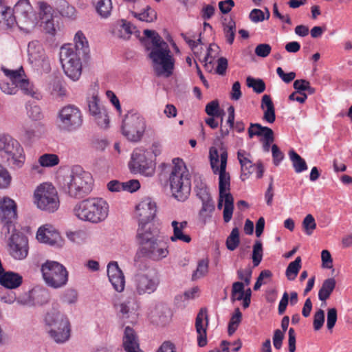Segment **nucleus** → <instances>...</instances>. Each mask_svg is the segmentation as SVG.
Listing matches in <instances>:
<instances>
[{
    "label": "nucleus",
    "mask_w": 352,
    "mask_h": 352,
    "mask_svg": "<svg viewBox=\"0 0 352 352\" xmlns=\"http://www.w3.org/2000/svg\"><path fill=\"white\" fill-rule=\"evenodd\" d=\"M206 113L212 117H221V122L223 121V116L224 115V112L223 110L220 109L219 102L217 100H212L208 103L206 106L205 109Z\"/></svg>",
    "instance_id": "603ef678"
},
{
    "label": "nucleus",
    "mask_w": 352,
    "mask_h": 352,
    "mask_svg": "<svg viewBox=\"0 0 352 352\" xmlns=\"http://www.w3.org/2000/svg\"><path fill=\"white\" fill-rule=\"evenodd\" d=\"M263 258V247L261 241H256L253 246L252 262L254 267L258 266Z\"/></svg>",
    "instance_id": "680f3d73"
},
{
    "label": "nucleus",
    "mask_w": 352,
    "mask_h": 352,
    "mask_svg": "<svg viewBox=\"0 0 352 352\" xmlns=\"http://www.w3.org/2000/svg\"><path fill=\"white\" fill-rule=\"evenodd\" d=\"M301 258L298 256L294 261L291 262L287 266L285 272V275L288 280H294L301 267Z\"/></svg>",
    "instance_id": "37998d69"
},
{
    "label": "nucleus",
    "mask_w": 352,
    "mask_h": 352,
    "mask_svg": "<svg viewBox=\"0 0 352 352\" xmlns=\"http://www.w3.org/2000/svg\"><path fill=\"white\" fill-rule=\"evenodd\" d=\"M187 225L188 223L186 221L181 222L173 221L171 222L173 234L170 239L172 242L180 241L188 243L191 241V237L184 232V230L186 228Z\"/></svg>",
    "instance_id": "c85d7f7f"
},
{
    "label": "nucleus",
    "mask_w": 352,
    "mask_h": 352,
    "mask_svg": "<svg viewBox=\"0 0 352 352\" xmlns=\"http://www.w3.org/2000/svg\"><path fill=\"white\" fill-rule=\"evenodd\" d=\"M3 74L7 76L10 82L8 80H2L0 81V89L6 94L14 95L17 93V82H14L12 78V72H18L17 69H9L5 67L1 68Z\"/></svg>",
    "instance_id": "c756f323"
},
{
    "label": "nucleus",
    "mask_w": 352,
    "mask_h": 352,
    "mask_svg": "<svg viewBox=\"0 0 352 352\" xmlns=\"http://www.w3.org/2000/svg\"><path fill=\"white\" fill-rule=\"evenodd\" d=\"M34 203L41 210L49 212L56 211L60 201L55 187L50 183L40 184L34 190Z\"/></svg>",
    "instance_id": "9d476101"
},
{
    "label": "nucleus",
    "mask_w": 352,
    "mask_h": 352,
    "mask_svg": "<svg viewBox=\"0 0 352 352\" xmlns=\"http://www.w3.org/2000/svg\"><path fill=\"white\" fill-rule=\"evenodd\" d=\"M59 12L63 16L69 19H73L76 16V8L65 0H60Z\"/></svg>",
    "instance_id": "49530a36"
},
{
    "label": "nucleus",
    "mask_w": 352,
    "mask_h": 352,
    "mask_svg": "<svg viewBox=\"0 0 352 352\" xmlns=\"http://www.w3.org/2000/svg\"><path fill=\"white\" fill-rule=\"evenodd\" d=\"M38 9V23L50 36H54L60 30L58 23H55L52 7L45 1L36 3Z\"/></svg>",
    "instance_id": "dca6fc26"
},
{
    "label": "nucleus",
    "mask_w": 352,
    "mask_h": 352,
    "mask_svg": "<svg viewBox=\"0 0 352 352\" xmlns=\"http://www.w3.org/2000/svg\"><path fill=\"white\" fill-rule=\"evenodd\" d=\"M208 319L207 311L206 309H201L195 320V327L197 333V343L200 347H203L207 344L206 328L208 327Z\"/></svg>",
    "instance_id": "393cba45"
},
{
    "label": "nucleus",
    "mask_w": 352,
    "mask_h": 352,
    "mask_svg": "<svg viewBox=\"0 0 352 352\" xmlns=\"http://www.w3.org/2000/svg\"><path fill=\"white\" fill-rule=\"evenodd\" d=\"M276 74L278 77L285 83H289L296 78V73L290 72L289 73H285L283 69L278 67L276 68Z\"/></svg>",
    "instance_id": "338daca9"
},
{
    "label": "nucleus",
    "mask_w": 352,
    "mask_h": 352,
    "mask_svg": "<svg viewBox=\"0 0 352 352\" xmlns=\"http://www.w3.org/2000/svg\"><path fill=\"white\" fill-rule=\"evenodd\" d=\"M107 275L113 289L118 292H122L125 287V278L117 262L113 261L108 264Z\"/></svg>",
    "instance_id": "4be33fe9"
},
{
    "label": "nucleus",
    "mask_w": 352,
    "mask_h": 352,
    "mask_svg": "<svg viewBox=\"0 0 352 352\" xmlns=\"http://www.w3.org/2000/svg\"><path fill=\"white\" fill-rule=\"evenodd\" d=\"M137 237L140 246L146 245V244H148L160 238L157 232L148 226V223H144L143 225L138 223Z\"/></svg>",
    "instance_id": "bb28decb"
},
{
    "label": "nucleus",
    "mask_w": 352,
    "mask_h": 352,
    "mask_svg": "<svg viewBox=\"0 0 352 352\" xmlns=\"http://www.w3.org/2000/svg\"><path fill=\"white\" fill-rule=\"evenodd\" d=\"M67 237L69 241L78 244L87 242L89 239L87 232L83 230L67 232Z\"/></svg>",
    "instance_id": "a18cd8bd"
},
{
    "label": "nucleus",
    "mask_w": 352,
    "mask_h": 352,
    "mask_svg": "<svg viewBox=\"0 0 352 352\" xmlns=\"http://www.w3.org/2000/svg\"><path fill=\"white\" fill-rule=\"evenodd\" d=\"M237 158L244 175H250L253 172L254 164L251 160V155L245 150L240 149L237 152Z\"/></svg>",
    "instance_id": "2f4dec72"
},
{
    "label": "nucleus",
    "mask_w": 352,
    "mask_h": 352,
    "mask_svg": "<svg viewBox=\"0 0 352 352\" xmlns=\"http://www.w3.org/2000/svg\"><path fill=\"white\" fill-rule=\"evenodd\" d=\"M82 112L75 105L65 106L58 111L56 123L61 131H75L82 126Z\"/></svg>",
    "instance_id": "4468645a"
},
{
    "label": "nucleus",
    "mask_w": 352,
    "mask_h": 352,
    "mask_svg": "<svg viewBox=\"0 0 352 352\" xmlns=\"http://www.w3.org/2000/svg\"><path fill=\"white\" fill-rule=\"evenodd\" d=\"M293 85L296 92L298 94H305V91H307L308 94L311 95L316 91V89L311 87L309 82L304 79L296 80Z\"/></svg>",
    "instance_id": "c03bdc74"
},
{
    "label": "nucleus",
    "mask_w": 352,
    "mask_h": 352,
    "mask_svg": "<svg viewBox=\"0 0 352 352\" xmlns=\"http://www.w3.org/2000/svg\"><path fill=\"white\" fill-rule=\"evenodd\" d=\"M324 322V313L322 309L317 311L314 318V328L318 331L322 328Z\"/></svg>",
    "instance_id": "774afa93"
},
{
    "label": "nucleus",
    "mask_w": 352,
    "mask_h": 352,
    "mask_svg": "<svg viewBox=\"0 0 352 352\" xmlns=\"http://www.w3.org/2000/svg\"><path fill=\"white\" fill-rule=\"evenodd\" d=\"M146 127L145 118L140 113L131 111L122 120V133L129 141L137 142L143 137Z\"/></svg>",
    "instance_id": "ddd939ff"
},
{
    "label": "nucleus",
    "mask_w": 352,
    "mask_h": 352,
    "mask_svg": "<svg viewBox=\"0 0 352 352\" xmlns=\"http://www.w3.org/2000/svg\"><path fill=\"white\" fill-rule=\"evenodd\" d=\"M11 176L8 170L0 165V188H6L9 186L11 182Z\"/></svg>",
    "instance_id": "0e129e2a"
},
{
    "label": "nucleus",
    "mask_w": 352,
    "mask_h": 352,
    "mask_svg": "<svg viewBox=\"0 0 352 352\" xmlns=\"http://www.w3.org/2000/svg\"><path fill=\"white\" fill-rule=\"evenodd\" d=\"M169 254L168 243L161 238L140 246L136 253L137 256H144L153 261L158 262Z\"/></svg>",
    "instance_id": "f3484780"
},
{
    "label": "nucleus",
    "mask_w": 352,
    "mask_h": 352,
    "mask_svg": "<svg viewBox=\"0 0 352 352\" xmlns=\"http://www.w3.org/2000/svg\"><path fill=\"white\" fill-rule=\"evenodd\" d=\"M0 153L8 164L14 168H21L25 161L23 148L20 143L9 135L0 136Z\"/></svg>",
    "instance_id": "1a4fd4ad"
},
{
    "label": "nucleus",
    "mask_w": 352,
    "mask_h": 352,
    "mask_svg": "<svg viewBox=\"0 0 352 352\" xmlns=\"http://www.w3.org/2000/svg\"><path fill=\"white\" fill-rule=\"evenodd\" d=\"M223 31L227 42L230 45L232 44L235 36L236 24L232 19H225Z\"/></svg>",
    "instance_id": "79ce46f5"
},
{
    "label": "nucleus",
    "mask_w": 352,
    "mask_h": 352,
    "mask_svg": "<svg viewBox=\"0 0 352 352\" xmlns=\"http://www.w3.org/2000/svg\"><path fill=\"white\" fill-rule=\"evenodd\" d=\"M28 52L30 63L38 60L39 58L45 54L42 45L38 41H32L29 43Z\"/></svg>",
    "instance_id": "f704fd0d"
},
{
    "label": "nucleus",
    "mask_w": 352,
    "mask_h": 352,
    "mask_svg": "<svg viewBox=\"0 0 352 352\" xmlns=\"http://www.w3.org/2000/svg\"><path fill=\"white\" fill-rule=\"evenodd\" d=\"M17 217L16 204L14 200L4 197L0 200V221L2 225L1 236L9 239V252L16 260L25 259L28 254V241L26 236L16 232L15 221Z\"/></svg>",
    "instance_id": "f257e3e1"
},
{
    "label": "nucleus",
    "mask_w": 352,
    "mask_h": 352,
    "mask_svg": "<svg viewBox=\"0 0 352 352\" xmlns=\"http://www.w3.org/2000/svg\"><path fill=\"white\" fill-rule=\"evenodd\" d=\"M148 57L152 61L153 70L157 76H170L173 72L175 60L168 46L150 49Z\"/></svg>",
    "instance_id": "f8f14e48"
},
{
    "label": "nucleus",
    "mask_w": 352,
    "mask_h": 352,
    "mask_svg": "<svg viewBox=\"0 0 352 352\" xmlns=\"http://www.w3.org/2000/svg\"><path fill=\"white\" fill-rule=\"evenodd\" d=\"M96 9L102 18H107L112 10L111 0H94Z\"/></svg>",
    "instance_id": "ea45409f"
},
{
    "label": "nucleus",
    "mask_w": 352,
    "mask_h": 352,
    "mask_svg": "<svg viewBox=\"0 0 352 352\" xmlns=\"http://www.w3.org/2000/svg\"><path fill=\"white\" fill-rule=\"evenodd\" d=\"M78 296L77 291L74 289L69 288L63 292L61 296V300L63 302L72 305L76 303L78 301Z\"/></svg>",
    "instance_id": "bf43d9fd"
},
{
    "label": "nucleus",
    "mask_w": 352,
    "mask_h": 352,
    "mask_svg": "<svg viewBox=\"0 0 352 352\" xmlns=\"http://www.w3.org/2000/svg\"><path fill=\"white\" fill-rule=\"evenodd\" d=\"M173 165L168 179L171 192L176 199L183 201L190 192V175L182 159H173Z\"/></svg>",
    "instance_id": "423d86ee"
},
{
    "label": "nucleus",
    "mask_w": 352,
    "mask_h": 352,
    "mask_svg": "<svg viewBox=\"0 0 352 352\" xmlns=\"http://www.w3.org/2000/svg\"><path fill=\"white\" fill-rule=\"evenodd\" d=\"M12 78L17 82V90L20 89L25 95L30 96L36 99L39 98V94L28 79L25 78L24 70L22 67L18 69V72H12Z\"/></svg>",
    "instance_id": "5701e85b"
},
{
    "label": "nucleus",
    "mask_w": 352,
    "mask_h": 352,
    "mask_svg": "<svg viewBox=\"0 0 352 352\" xmlns=\"http://www.w3.org/2000/svg\"><path fill=\"white\" fill-rule=\"evenodd\" d=\"M73 212L81 221L98 224L107 219L109 205L103 198L89 197L77 203L74 207Z\"/></svg>",
    "instance_id": "20e7f679"
},
{
    "label": "nucleus",
    "mask_w": 352,
    "mask_h": 352,
    "mask_svg": "<svg viewBox=\"0 0 352 352\" xmlns=\"http://www.w3.org/2000/svg\"><path fill=\"white\" fill-rule=\"evenodd\" d=\"M93 186L91 175L80 166L72 167L70 173L64 176L61 188L65 193L73 198L80 199L88 195Z\"/></svg>",
    "instance_id": "39448f33"
},
{
    "label": "nucleus",
    "mask_w": 352,
    "mask_h": 352,
    "mask_svg": "<svg viewBox=\"0 0 352 352\" xmlns=\"http://www.w3.org/2000/svg\"><path fill=\"white\" fill-rule=\"evenodd\" d=\"M209 159L213 173L219 175V197L217 208L221 210L223 202L226 203V195H231L229 192L230 177L229 173L226 172L227 150L222 146H212L209 150Z\"/></svg>",
    "instance_id": "7ed1b4c3"
},
{
    "label": "nucleus",
    "mask_w": 352,
    "mask_h": 352,
    "mask_svg": "<svg viewBox=\"0 0 352 352\" xmlns=\"http://www.w3.org/2000/svg\"><path fill=\"white\" fill-rule=\"evenodd\" d=\"M208 272V259H201L198 261L196 270L192 275V280H196L207 274Z\"/></svg>",
    "instance_id": "3c124183"
},
{
    "label": "nucleus",
    "mask_w": 352,
    "mask_h": 352,
    "mask_svg": "<svg viewBox=\"0 0 352 352\" xmlns=\"http://www.w3.org/2000/svg\"><path fill=\"white\" fill-rule=\"evenodd\" d=\"M271 50L272 47L269 44L261 43L256 47L254 52L257 56L265 58L270 54Z\"/></svg>",
    "instance_id": "69168bd1"
},
{
    "label": "nucleus",
    "mask_w": 352,
    "mask_h": 352,
    "mask_svg": "<svg viewBox=\"0 0 352 352\" xmlns=\"http://www.w3.org/2000/svg\"><path fill=\"white\" fill-rule=\"evenodd\" d=\"M129 167L133 173L151 177L155 173V164L150 157L149 151L135 148L131 154Z\"/></svg>",
    "instance_id": "2eb2a0df"
},
{
    "label": "nucleus",
    "mask_w": 352,
    "mask_h": 352,
    "mask_svg": "<svg viewBox=\"0 0 352 352\" xmlns=\"http://www.w3.org/2000/svg\"><path fill=\"white\" fill-rule=\"evenodd\" d=\"M37 124H25L22 127V133L23 138L28 141H32L38 137L36 129Z\"/></svg>",
    "instance_id": "4d7b16f0"
},
{
    "label": "nucleus",
    "mask_w": 352,
    "mask_h": 352,
    "mask_svg": "<svg viewBox=\"0 0 352 352\" xmlns=\"http://www.w3.org/2000/svg\"><path fill=\"white\" fill-rule=\"evenodd\" d=\"M245 294V286L242 282H234L232 286L231 300L240 301L243 298Z\"/></svg>",
    "instance_id": "09e8293b"
},
{
    "label": "nucleus",
    "mask_w": 352,
    "mask_h": 352,
    "mask_svg": "<svg viewBox=\"0 0 352 352\" xmlns=\"http://www.w3.org/2000/svg\"><path fill=\"white\" fill-rule=\"evenodd\" d=\"M270 16V13L267 8H265V13L260 9L254 8L249 14L250 19L254 23H258L263 21L265 19H268Z\"/></svg>",
    "instance_id": "5fc2aeb1"
},
{
    "label": "nucleus",
    "mask_w": 352,
    "mask_h": 352,
    "mask_svg": "<svg viewBox=\"0 0 352 352\" xmlns=\"http://www.w3.org/2000/svg\"><path fill=\"white\" fill-rule=\"evenodd\" d=\"M45 324L48 327V334L56 344H62L71 338L72 327L68 317L60 311H52L45 317Z\"/></svg>",
    "instance_id": "6e6552de"
},
{
    "label": "nucleus",
    "mask_w": 352,
    "mask_h": 352,
    "mask_svg": "<svg viewBox=\"0 0 352 352\" xmlns=\"http://www.w3.org/2000/svg\"><path fill=\"white\" fill-rule=\"evenodd\" d=\"M144 35L147 38H151V40L152 45L151 47H146V50L148 51L150 50V49H158L168 46L167 43L162 39V38L159 35V34L153 30H144Z\"/></svg>",
    "instance_id": "c9c22d12"
},
{
    "label": "nucleus",
    "mask_w": 352,
    "mask_h": 352,
    "mask_svg": "<svg viewBox=\"0 0 352 352\" xmlns=\"http://www.w3.org/2000/svg\"><path fill=\"white\" fill-rule=\"evenodd\" d=\"M117 27L119 28V33L117 34V36L121 38L129 37L133 33L134 29L133 25L125 20L118 22Z\"/></svg>",
    "instance_id": "6e6d98bb"
},
{
    "label": "nucleus",
    "mask_w": 352,
    "mask_h": 352,
    "mask_svg": "<svg viewBox=\"0 0 352 352\" xmlns=\"http://www.w3.org/2000/svg\"><path fill=\"white\" fill-rule=\"evenodd\" d=\"M50 300L48 291L43 287H35L18 298L17 302L28 306L43 305Z\"/></svg>",
    "instance_id": "aec40b11"
},
{
    "label": "nucleus",
    "mask_w": 352,
    "mask_h": 352,
    "mask_svg": "<svg viewBox=\"0 0 352 352\" xmlns=\"http://www.w3.org/2000/svg\"><path fill=\"white\" fill-rule=\"evenodd\" d=\"M247 86L252 88L256 94L263 93L265 90V83L262 79L248 76L246 79Z\"/></svg>",
    "instance_id": "864d4df0"
},
{
    "label": "nucleus",
    "mask_w": 352,
    "mask_h": 352,
    "mask_svg": "<svg viewBox=\"0 0 352 352\" xmlns=\"http://www.w3.org/2000/svg\"><path fill=\"white\" fill-rule=\"evenodd\" d=\"M336 280L333 278L326 279L318 292V298L322 302H325L331 296L336 287Z\"/></svg>",
    "instance_id": "72a5a7b5"
},
{
    "label": "nucleus",
    "mask_w": 352,
    "mask_h": 352,
    "mask_svg": "<svg viewBox=\"0 0 352 352\" xmlns=\"http://www.w3.org/2000/svg\"><path fill=\"white\" fill-rule=\"evenodd\" d=\"M122 346L126 352H143L140 348L136 333L129 326L124 331Z\"/></svg>",
    "instance_id": "a878e982"
},
{
    "label": "nucleus",
    "mask_w": 352,
    "mask_h": 352,
    "mask_svg": "<svg viewBox=\"0 0 352 352\" xmlns=\"http://www.w3.org/2000/svg\"><path fill=\"white\" fill-rule=\"evenodd\" d=\"M302 228L307 235H311L316 228V223L312 214L306 215L302 223Z\"/></svg>",
    "instance_id": "13d9d810"
},
{
    "label": "nucleus",
    "mask_w": 352,
    "mask_h": 352,
    "mask_svg": "<svg viewBox=\"0 0 352 352\" xmlns=\"http://www.w3.org/2000/svg\"><path fill=\"white\" fill-rule=\"evenodd\" d=\"M75 45L66 44L60 50V61L65 75L73 81L78 80L82 74L81 59L89 53L88 41L81 31L74 36Z\"/></svg>",
    "instance_id": "f03ea898"
},
{
    "label": "nucleus",
    "mask_w": 352,
    "mask_h": 352,
    "mask_svg": "<svg viewBox=\"0 0 352 352\" xmlns=\"http://www.w3.org/2000/svg\"><path fill=\"white\" fill-rule=\"evenodd\" d=\"M31 63L38 69H41L45 73L50 72L51 69L50 62L46 54L39 58L38 60H35Z\"/></svg>",
    "instance_id": "052dcab7"
},
{
    "label": "nucleus",
    "mask_w": 352,
    "mask_h": 352,
    "mask_svg": "<svg viewBox=\"0 0 352 352\" xmlns=\"http://www.w3.org/2000/svg\"><path fill=\"white\" fill-rule=\"evenodd\" d=\"M133 15L140 21L146 23H151L157 19V13L150 6H146L141 12H133Z\"/></svg>",
    "instance_id": "58836bf2"
},
{
    "label": "nucleus",
    "mask_w": 352,
    "mask_h": 352,
    "mask_svg": "<svg viewBox=\"0 0 352 352\" xmlns=\"http://www.w3.org/2000/svg\"><path fill=\"white\" fill-rule=\"evenodd\" d=\"M214 208L213 201L202 203L201 208L199 212V221L204 224L210 221L214 211Z\"/></svg>",
    "instance_id": "e433bc0d"
},
{
    "label": "nucleus",
    "mask_w": 352,
    "mask_h": 352,
    "mask_svg": "<svg viewBox=\"0 0 352 352\" xmlns=\"http://www.w3.org/2000/svg\"><path fill=\"white\" fill-rule=\"evenodd\" d=\"M27 114L33 120H39L43 118L41 107L36 104H28L26 105Z\"/></svg>",
    "instance_id": "e2e57ef3"
},
{
    "label": "nucleus",
    "mask_w": 352,
    "mask_h": 352,
    "mask_svg": "<svg viewBox=\"0 0 352 352\" xmlns=\"http://www.w3.org/2000/svg\"><path fill=\"white\" fill-rule=\"evenodd\" d=\"M13 14L22 23L34 28L38 24V14H36L29 0H19L12 8Z\"/></svg>",
    "instance_id": "a211bd4d"
},
{
    "label": "nucleus",
    "mask_w": 352,
    "mask_h": 352,
    "mask_svg": "<svg viewBox=\"0 0 352 352\" xmlns=\"http://www.w3.org/2000/svg\"><path fill=\"white\" fill-rule=\"evenodd\" d=\"M239 230L234 228L226 239V247L230 251H234L239 245Z\"/></svg>",
    "instance_id": "8fccbe9b"
},
{
    "label": "nucleus",
    "mask_w": 352,
    "mask_h": 352,
    "mask_svg": "<svg viewBox=\"0 0 352 352\" xmlns=\"http://www.w3.org/2000/svg\"><path fill=\"white\" fill-rule=\"evenodd\" d=\"M234 210V199L232 195H226V203L223 212V221L228 223L232 217Z\"/></svg>",
    "instance_id": "de8ad7c7"
},
{
    "label": "nucleus",
    "mask_w": 352,
    "mask_h": 352,
    "mask_svg": "<svg viewBox=\"0 0 352 352\" xmlns=\"http://www.w3.org/2000/svg\"><path fill=\"white\" fill-rule=\"evenodd\" d=\"M43 278L46 285L54 289L64 287L68 281V272L61 263L47 261L41 267Z\"/></svg>",
    "instance_id": "9b49d317"
},
{
    "label": "nucleus",
    "mask_w": 352,
    "mask_h": 352,
    "mask_svg": "<svg viewBox=\"0 0 352 352\" xmlns=\"http://www.w3.org/2000/svg\"><path fill=\"white\" fill-rule=\"evenodd\" d=\"M23 282L22 276L13 272H3L0 275V285L3 287L13 289L19 287Z\"/></svg>",
    "instance_id": "cd10ccee"
},
{
    "label": "nucleus",
    "mask_w": 352,
    "mask_h": 352,
    "mask_svg": "<svg viewBox=\"0 0 352 352\" xmlns=\"http://www.w3.org/2000/svg\"><path fill=\"white\" fill-rule=\"evenodd\" d=\"M261 108L264 111L263 120L270 124L274 122L276 120L275 109L270 95L263 96Z\"/></svg>",
    "instance_id": "7c9ffc66"
},
{
    "label": "nucleus",
    "mask_w": 352,
    "mask_h": 352,
    "mask_svg": "<svg viewBox=\"0 0 352 352\" xmlns=\"http://www.w3.org/2000/svg\"><path fill=\"white\" fill-rule=\"evenodd\" d=\"M5 16H8L7 28H13L16 25V20L12 9L8 6L4 1L0 0V23H2V19H5Z\"/></svg>",
    "instance_id": "473e14b6"
},
{
    "label": "nucleus",
    "mask_w": 352,
    "mask_h": 352,
    "mask_svg": "<svg viewBox=\"0 0 352 352\" xmlns=\"http://www.w3.org/2000/svg\"><path fill=\"white\" fill-rule=\"evenodd\" d=\"M36 239L41 243L54 246L58 243L60 236L53 226L46 224L38 228Z\"/></svg>",
    "instance_id": "b1692460"
},
{
    "label": "nucleus",
    "mask_w": 352,
    "mask_h": 352,
    "mask_svg": "<svg viewBox=\"0 0 352 352\" xmlns=\"http://www.w3.org/2000/svg\"><path fill=\"white\" fill-rule=\"evenodd\" d=\"M138 272L131 278V289L134 296L150 295L155 292L160 280L157 272L153 270L144 271V267L135 259Z\"/></svg>",
    "instance_id": "0eeeda50"
},
{
    "label": "nucleus",
    "mask_w": 352,
    "mask_h": 352,
    "mask_svg": "<svg viewBox=\"0 0 352 352\" xmlns=\"http://www.w3.org/2000/svg\"><path fill=\"white\" fill-rule=\"evenodd\" d=\"M90 115L102 129H107L109 125V118L106 108L101 104L97 94H93L87 99Z\"/></svg>",
    "instance_id": "6ab92c4d"
},
{
    "label": "nucleus",
    "mask_w": 352,
    "mask_h": 352,
    "mask_svg": "<svg viewBox=\"0 0 352 352\" xmlns=\"http://www.w3.org/2000/svg\"><path fill=\"white\" fill-rule=\"evenodd\" d=\"M38 162L44 168H52L60 162L59 157L54 153H45L38 157Z\"/></svg>",
    "instance_id": "a19ab883"
},
{
    "label": "nucleus",
    "mask_w": 352,
    "mask_h": 352,
    "mask_svg": "<svg viewBox=\"0 0 352 352\" xmlns=\"http://www.w3.org/2000/svg\"><path fill=\"white\" fill-rule=\"evenodd\" d=\"M289 156L296 173H300L307 170L305 160L294 150H291L289 152Z\"/></svg>",
    "instance_id": "4c0bfd02"
},
{
    "label": "nucleus",
    "mask_w": 352,
    "mask_h": 352,
    "mask_svg": "<svg viewBox=\"0 0 352 352\" xmlns=\"http://www.w3.org/2000/svg\"><path fill=\"white\" fill-rule=\"evenodd\" d=\"M157 212V206L155 201L150 197H146L139 202L135 207V215L138 220V223H148L151 221Z\"/></svg>",
    "instance_id": "412c9836"
}]
</instances>
